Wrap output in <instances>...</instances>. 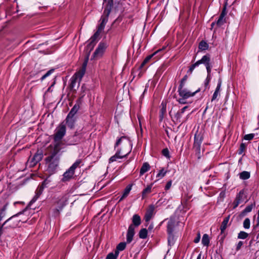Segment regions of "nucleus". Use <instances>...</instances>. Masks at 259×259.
<instances>
[{"label":"nucleus","mask_w":259,"mask_h":259,"mask_svg":"<svg viewBox=\"0 0 259 259\" xmlns=\"http://www.w3.org/2000/svg\"><path fill=\"white\" fill-rule=\"evenodd\" d=\"M174 237L172 234V233L171 234H168V242L169 244H173L174 243Z\"/></svg>","instance_id":"nucleus-47"},{"label":"nucleus","mask_w":259,"mask_h":259,"mask_svg":"<svg viewBox=\"0 0 259 259\" xmlns=\"http://www.w3.org/2000/svg\"><path fill=\"white\" fill-rule=\"evenodd\" d=\"M171 184H172V182L171 181H168L167 184H166V186L165 187V190H168L170 187L171 186Z\"/></svg>","instance_id":"nucleus-56"},{"label":"nucleus","mask_w":259,"mask_h":259,"mask_svg":"<svg viewBox=\"0 0 259 259\" xmlns=\"http://www.w3.org/2000/svg\"><path fill=\"white\" fill-rule=\"evenodd\" d=\"M80 101L77 100L76 104L74 105L73 107L71 109V111L68 114L69 117H73L74 115L77 113L80 108Z\"/></svg>","instance_id":"nucleus-14"},{"label":"nucleus","mask_w":259,"mask_h":259,"mask_svg":"<svg viewBox=\"0 0 259 259\" xmlns=\"http://www.w3.org/2000/svg\"><path fill=\"white\" fill-rule=\"evenodd\" d=\"M219 95L220 93L214 91L211 99V101L215 100L218 98Z\"/></svg>","instance_id":"nucleus-53"},{"label":"nucleus","mask_w":259,"mask_h":259,"mask_svg":"<svg viewBox=\"0 0 259 259\" xmlns=\"http://www.w3.org/2000/svg\"><path fill=\"white\" fill-rule=\"evenodd\" d=\"M167 173V171L165 170L163 168L159 170L158 173L156 175V178H158V180H160L163 178L166 174Z\"/></svg>","instance_id":"nucleus-31"},{"label":"nucleus","mask_w":259,"mask_h":259,"mask_svg":"<svg viewBox=\"0 0 259 259\" xmlns=\"http://www.w3.org/2000/svg\"><path fill=\"white\" fill-rule=\"evenodd\" d=\"M210 57L208 55H204L202 57V58L197 61L199 65L201 64H203L205 66H207V65L210 64Z\"/></svg>","instance_id":"nucleus-17"},{"label":"nucleus","mask_w":259,"mask_h":259,"mask_svg":"<svg viewBox=\"0 0 259 259\" xmlns=\"http://www.w3.org/2000/svg\"><path fill=\"white\" fill-rule=\"evenodd\" d=\"M30 160V162L31 163V166H34L37 163H35L34 162V157H33Z\"/></svg>","instance_id":"nucleus-58"},{"label":"nucleus","mask_w":259,"mask_h":259,"mask_svg":"<svg viewBox=\"0 0 259 259\" xmlns=\"http://www.w3.org/2000/svg\"><path fill=\"white\" fill-rule=\"evenodd\" d=\"M188 108V106H185L180 111H179L180 112V113L181 114H183L184 112H185V110Z\"/></svg>","instance_id":"nucleus-60"},{"label":"nucleus","mask_w":259,"mask_h":259,"mask_svg":"<svg viewBox=\"0 0 259 259\" xmlns=\"http://www.w3.org/2000/svg\"><path fill=\"white\" fill-rule=\"evenodd\" d=\"M161 51V50H158L157 51L155 52L153 54L147 56L145 59V60H144L143 63L141 64V67H142L145 64H146L152 58V57H153L156 54L158 53L159 52H160Z\"/></svg>","instance_id":"nucleus-25"},{"label":"nucleus","mask_w":259,"mask_h":259,"mask_svg":"<svg viewBox=\"0 0 259 259\" xmlns=\"http://www.w3.org/2000/svg\"><path fill=\"white\" fill-rule=\"evenodd\" d=\"M150 166L149 163L147 162H144L140 169V175L142 176L143 175H144L145 172L148 171L150 169Z\"/></svg>","instance_id":"nucleus-20"},{"label":"nucleus","mask_w":259,"mask_h":259,"mask_svg":"<svg viewBox=\"0 0 259 259\" xmlns=\"http://www.w3.org/2000/svg\"><path fill=\"white\" fill-rule=\"evenodd\" d=\"M108 44L106 41H101L98 45V58L103 57L106 52Z\"/></svg>","instance_id":"nucleus-10"},{"label":"nucleus","mask_w":259,"mask_h":259,"mask_svg":"<svg viewBox=\"0 0 259 259\" xmlns=\"http://www.w3.org/2000/svg\"><path fill=\"white\" fill-rule=\"evenodd\" d=\"M197 259H201V254H199L198 256H197Z\"/></svg>","instance_id":"nucleus-63"},{"label":"nucleus","mask_w":259,"mask_h":259,"mask_svg":"<svg viewBox=\"0 0 259 259\" xmlns=\"http://www.w3.org/2000/svg\"><path fill=\"white\" fill-rule=\"evenodd\" d=\"M34 159V162L35 163H38L39 161H40L42 157H43V154L41 151L38 150L36 153L34 154L33 156Z\"/></svg>","instance_id":"nucleus-24"},{"label":"nucleus","mask_w":259,"mask_h":259,"mask_svg":"<svg viewBox=\"0 0 259 259\" xmlns=\"http://www.w3.org/2000/svg\"><path fill=\"white\" fill-rule=\"evenodd\" d=\"M104 4H105L107 5V8H110L112 6L113 1L112 0H104Z\"/></svg>","instance_id":"nucleus-46"},{"label":"nucleus","mask_w":259,"mask_h":259,"mask_svg":"<svg viewBox=\"0 0 259 259\" xmlns=\"http://www.w3.org/2000/svg\"><path fill=\"white\" fill-rule=\"evenodd\" d=\"M213 25H214V23H212L211 24V26L212 27V26H213Z\"/></svg>","instance_id":"nucleus-64"},{"label":"nucleus","mask_w":259,"mask_h":259,"mask_svg":"<svg viewBox=\"0 0 259 259\" xmlns=\"http://www.w3.org/2000/svg\"><path fill=\"white\" fill-rule=\"evenodd\" d=\"M106 11H107V13L105 14V15L104 16H102L101 18L102 22L100 24V26L99 27H98V31H99V30H101L104 28L105 24L106 23V22L108 21V16L109 14L110 10L108 9H106V10H105V12Z\"/></svg>","instance_id":"nucleus-15"},{"label":"nucleus","mask_w":259,"mask_h":259,"mask_svg":"<svg viewBox=\"0 0 259 259\" xmlns=\"http://www.w3.org/2000/svg\"><path fill=\"white\" fill-rule=\"evenodd\" d=\"M199 66L198 63L196 62L194 64H192L189 69V71L191 73L193 71L195 68L197 66Z\"/></svg>","instance_id":"nucleus-50"},{"label":"nucleus","mask_w":259,"mask_h":259,"mask_svg":"<svg viewBox=\"0 0 259 259\" xmlns=\"http://www.w3.org/2000/svg\"><path fill=\"white\" fill-rule=\"evenodd\" d=\"M253 206V204L247 206L243 210V212L246 213L250 212L252 209Z\"/></svg>","instance_id":"nucleus-44"},{"label":"nucleus","mask_w":259,"mask_h":259,"mask_svg":"<svg viewBox=\"0 0 259 259\" xmlns=\"http://www.w3.org/2000/svg\"><path fill=\"white\" fill-rule=\"evenodd\" d=\"M80 161H77L75 162L70 167V169L72 170V171H74L75 169L80 164Z\"/></svg>","instance_id":"nucleus-48"},{"label":"nucleus","mask_w":259,"mask_h":259,"mask_svg":"<svg viewBox=\"0 0 259 259\" xmlns=\"http://www.w3.org/2000/svg\"><path fill=\"white\" fill-rule=\"evenodd\" d=\"M43 189H44V187L42 186H41L40 188H39V190L38 191V192H37V197H38L41 193L42 190H43Z\"/></svg>","instance_id":"nucleus-59"},{"label":"nucleus","mask_w":259,"mask_h":259,"mask_svg":"<svg viewBox=\"0 0 259 259\" xmlns=\"http://www.w3.org/2000/svg\"><path fill=\"white\" fill-rule=\"evenodd\" d=\"M243 227L245 229H249L250 228V220L246 218L243 222Z\"/></svg>","instance_id":"nucleus-39"},{"label":"nucleus","mask_w":259,"mask_h":259,"mask_svg":"<svg viewBox=\"0 0 259 259\" xmlns=\"http://www.w3.org/2000/svg\"><path fill=\"white\" fill-rule=\"evenodd\" d=\"M226 15L225 13V10L224 9L223 12H222L221 15L219 17V19L218 20L217 22V24L219 26H221L222 24H223L224 22V18Z\"/></svg>","instance_id":"nucleus-29"},{"label":"nucleus","mask_w":259,"mask_h":259,"mask_svg":"<svg viewBox=\"0 0 259 259\" xmlns=\"http://www.w3.org/2000/svg\"><path fill=\"white\" fill-rule=\"evenodd\" d=\"M135 234V227L133 225H131L128 229V231L126 235V242L127 243H130L132 242L133 239V237Z\"/></svg>","instance_id":"nucleus-13"},{"label":"nucleus","mask_w":259,"mask_h":259,"mask_svg":"<svg viewBox=\"0 0 259 259\" xmlns=\"http://www.w3.org/2000/svg\"><path fill=\"white\" fill-rule=\"evenodd\" d=\"M153 207H151L148 209L145 215V220L146 222H148L152 218L153 214Z\"/></svg>","instance_id":"nucleus-19"},{"label":"nucleus","mask_w":259,"mask_h":259,"mask_svg":"<svg viewBox=\"0 0 259 259\" xmlns=\"http://www.w3.org/2000/svg\"><path fill=\"white\" fill-rule=\"evenodd\" d=\"M254 135L253 134H249L245 135L244 136V139L245 140H251L254 138Z\"/></svg>","instance_id":"nucleus-45"},{"label":"nucleus","mask_w":259,"mask_h":259,"mask_svg":"<svg viewBox=\"0 0 259 259\" xmlns=\"http://www.w3.org/2000/svg\"><path fill=\"white\" fill-rule=\"evenodd\" d=\"M208 45L205 41H201L199 45V49L202 51L206 50L208 49Z\"/></svg>","instance_id":"nucleus-32"},{"label":"nucleus","mask_w":259,"mask_h":259,"mask_svg":"<svg viewBox=\"0 0 259 259\" xmlns=\"http://www.w3.org/2000/svg\"><path fill=\"white\" fill-rule=\"evenodd\" d=\"M187 99L188 98H184L181 97V98H180L178 100V101L179 102V103H180L181 104H185L187 103V102H186V99Z\"/></svg>","instance_id":"nucleus-51"},{"label":"nucleus","mask_w":259,"mask_h":259,"mask_svg":"<svg viewBox=\"0 0 259 259\" xmlns=\"http://www.w3.org/2000/svg\"><path fill=\"white\" fill-rule=\"evenodd\" d=\"M221 81H219L217 84V87L215 90V92L220 93V90H221Z\"/></svg>","instance_id":"nucleus-55"},{"label":"nucleus","mask_w":259,"mask_h":259,"mask_svg":"<svg viewBox=\"0 0 259 259\" xmlns=\"http://www.w3.org/2000/svg\"><path fill=\"white\" fill-rule=\"evenodd\" d=\"M60 150V143L55 144L54 148L51 152V155L45 159L48 165V170L51 173L54 172L59 164V156L58 154Z\"/></svg>","instance_id":"nucleus-2"},{"label":"nucleus","mask_w":259,"mask_h":259,"mask_svg":"<svg viewBox=\"0 0 259 259\" xmlns=\"http://www.w3.org/2000/svg\"><path fill=\"white\" fill-rule=\"evenodd\" d=\"M241 200V193L240 192L239 194L236 196V198L234 202V207L235 208L238 206V205L240 203Z\"/></svg>","instance_id":"nucleus-35"},{"label":"nucleus","mask_w":259,"mask_h":259,"mask_svg":"<svg viewBox=\"0 0 259 259\" xmlns=\"http://www.w3.org/2000/svg\"><path fill=\"white\" fill-rule=\"evenodd\" d=\"M243 242H242V241H239V242L238 243V244H237V246H236V250H239L241 248V246L243 245Z\"/></svg>","instance_id":"nucleus-57"},{"label":"nucleus","mask_w":259,"mask_h":259,"mask_svg":"<svg viewBox=\"0 0 259 259\" xmlns=\"http://www.w3.org/2000/svg\"><path fill=\"white\" fill-rule=\"evenodd\" d=\"M162 155L168 159L170 158L169 150L167 148H165L162 151Z\"/></svg>","instance_id":"nucleus-41"},{"label":"nucleus","mask_w":259,"mask_h":259,"mask_svg":"<svg viewBox=\"0 0 259 259\" xmlns=\"http://www.w3.org/2000/svg\"><path fill=\"white\" fill-rule=\"evenodd\" d=\"M60 150V143L55 144L54 148L51 152V155L45 159L48 165V170L51 173L54 172L59 164V156L58 154Z\"/></svg>","instance_id":"nucleus-3"},{"label":"nucleus","mask_w":259,"mask_h":259,"mask_svg":"<svg viewBox=\"0 0 259 259\" xmlns=\"http://www.w3.org/2000/svg\"><path fill=\"white\" fill-rule=\"evenodd\" d=\"M187 79V75H185L181 80V82H180V84L179 86V88H184V85H185V82L186 81V80Z\"/></svg>","instance_id":"nucleus-42"},{"label":"nucleus","mask_w":259,"mask_h":259,"mask_svg":"<svg viewBox=\"0 0 259 259\" xmlns=\"http://www.w3.org/2000/svg\"><path fill=\"white\" fill-rule=\"evenodd\" d=\"M97 54V49H96L93 53V58H95Z\"/></svg>","instance_id":"nucleus-61"},{"label":"nucleus","mask_w":259,"mask_h":259,"mask_svg":"<svg viewBox=\"0 0 259 259\" xmlns=\"http://www.w3.org/2000/svg\"><path fill=\"white\" fill-rule=\"evenodd\" d=\"M120 149H117L115 154L109 159V163L117 161L118 159H122L127 156L121 153Z\"/></svg>","instance_id":"nucleus-11"},{"label":"nucleus","mask_w":259,"mask_h":259,"mask_svg":"<svg viewBox=\"0 0 259 259\" xmlns=\"http://www.w3.org/2000/svg\"><path fill=\"white\" fill-rule=\"evenodd\" d=\"M207 72V77L205 80L204 82V85H205V89L204 90L207 88V86L208 85V84L209 83V81L211 79V66L210 64L207 65V66H205Z\"/></svg>","instance_id":"nucleus-16"},{"label":"nucleus","mask_w":259,"mask_h":259,"mask_svg":"<svg viewBox=\"0 0 259 259\" xmlns=\"http://www.w3.org/2000/svg\"><path fill=\"white\" fill-rule=\"evenodd\" d=\"M88 57L84 60L81 68L77 71L71 79L69 88L71 91H75L79 87L80 81L86 71Z\"/></svg>","instance_id":"nucleus-4"},{"label":"nucleus","mask_w":259,"mask_h":259,"mask_svg":"<svg viewBox=\"0 0 259 259\" xmlns=\"http://www.w3.org/2000/svg\"><path fill=\"white\" fill-rule=\"evenodd\" d=\"M203 140L202 136L200 133L197 132L195 134L193 148L198 152H200L201 145Z\"/></svg>","instance_id":"nucleus-7"},{"label":"nucleus","mask_w":259,"mask_h":259,"mask_svg":"<svg viewBox=\"0 0 259 259\" xmlns=\"http://www.w3.org/2000/svg\"><path fill=\"white\" fill-rule=\"evenodd\" d=\"M248 234L246 232L244 231H241L238 234V238L239 239H245L248 237Z\"/></svg>","instance_id":"nucleus-36"},{"label":"nucleus","mask_w":259,"mask_h":259,"mask_svg":"<svg viewBox=\"0 0 259 259\" xmlns=\"http://www.w3.org/2000/svg\"><path fill=\"white\" fill-rule=\"evenodd\" d=\"M202 243L204 246H208L209 243V239L208 235L205 234L203 235L202 239Z\"/></svg>","instance_id":"nucleus-30"},{"label":"nucleus","mask_w":259,"mask_h":259,"mask_svg":"<svg viewBox=\"0 0 259 259\" xmlns=\"http://www.w3.org/2000/svg\"><path fill=\"white\" fill-rule=\"evenodd\" d=\"M175 221L174 219L170 218L167 223V231L168 234H171L173 232Z\"/></svg>","instance_id":"nucleus-18"},{"label":"nucleus","mask_w":259,"mask_h":259,"mask_svg":"<svg viewBox=\"0 0 259 259\" xmlns=\"http://www.w3.org/2000/svg\"><path fill=\"white\" fill-rule=\"evenodd\" d=\"M199 91V89L194 92H191L184 88H178V93L180 96L184 98H189L190 97H193L196 94V93Z\"/></svg>","instance_id":"nucleus-8"},{"label":"nucleus","mask_w":259,"mask_h":259,"mask_svg":"<svg viewBox=\"0 0 259 259\" xmlns=\"http://www.w3.org/2000/svg\"><path fill=\"white\" fill-rule=\"evenodd\" d=\"M126 247V243L125 242H120L118 244L116 247V251L119 252V251L123 250Z\"/></svg>","instance_id":"nucleus-34"},{"label":"nucleus","mask_w":259,"mask_h":259,"mask_svg":"<svg viewBox=\"0 0 259 259\" xmlns=\"http://www.w3.org/2000/svg\"><path fill=\"white\" fill-rule=\"evenodd\" d=\"M229 219H230V216H228L227 217L225 218L224 219V220H223V221L221 224V227H220V229H221L222 233H223L224 231L226 229L228 224V222H229Z\"/></svg>","instance_id":"nucleus-23"},{"label":"nucleus","mask_w":259,"mask_h":259,"mask_svg":"<svg viewBox=\"0 0 259 259\" xmlns=\"http://www.w3.org/2000/svg\"><path fill=\"white\" fill-rule=\"evenodd\" d=\"M118 255V252L115 251V253H110L107 256L106 259H116Z\"/></svg>","instance_id":"nucleus-38"},{"label":"nucleus","mask_w":259,"mask_h":259,"mask_svg":"<svg viewBox=\"0 0 259 259\" xmlns=\"http://www.w3.org/2000/svg\"><path fill=\"white\" fill-rule=\"evenodd\" d=\"M34 213V210L30 208L27 207L22 211L18 213L17 214L12 216L7 219L4 223L3 226L9 224L10 227L15 228L18 225V223L26 222Z\"/></svg>","instance_id":"nucleus-1"},{"label":"nucleus","mask_w":259,"mask_h":259,"mask_svg":"<svg viewBox=\"0 0 259 259\" xmlns=\"http://www.w3.org/2000/svg\"><path fill=\"white\" fill-rule=\"evenodd\" d=\"M132 222L133 226H139L141 223L140 217L138 214H134L132 218Z\"/></svg>","instance_id":"nucleus-22"},{"label":"nucleus","mask_w":259,"mask_h":259,"mask_svg":"<svg viewBox=\"0 0 259 259\" xmlns=\"http://www.w3.org/2000/svg\"><path fill=\"white\" fill-rule=\"evenodd\" d=\"M66 133V127L63 124H60L56 129V132L54 136V140L55 144L60 143L62 144L61 140L63 138Z\"/></svg>","instance_id":"nucleus-6"},{"label":"nucleus","mask_w":259,"mask_h":259,"mask_svg":"<svg viewBox=\"0 0 259 259\" xmlns=\"http://www.w3.org/2000/svg\"><path fill=\"white\" fill-rule=\"evenodd\" d=\"M74 174V171H72V170L70 169V168L68 169V171L65 172L64 174L63 175V180L64 181H67L70 178H71L73 176Z\"/></svg>","instance_id":"nucleus-21"},{"label":"nucleus","mask_w":259,"mask_h":259,"mask_svg":"<svg viewBox=\"0 0 259 259\" xmlns=\"http://www.w3.org/2000/svg\"><path fill=\"white\" fill-rule=\"evenodd\" d=\"M114 149L116 150L120 149L122 154L127 156L132 149V142L129 138L126 136H122L117 140L114 146Z\"/></svg>","instance_id":"nucleus-5"},{"label":"nucleus","mask_w":259,"mask_h":259,"mask_svg":"<svg viewBox=\"0 0 259 259\" xmlns=\"http://www.w3.org/2000/svg\"><path fill=\"white\" fill-rule=\"evenodd\" d=\"M250 172L246 171H243L239 174V178L242 180H247L250 178Z\"/></svg>","instance_id":"nucleus-27"},{"label":"nucleus","mask_w":259,"mask_h":259,"mask_svg":"<svg viewBox=\"0 0 259 259\" xmlns=\"http://www.w3.org/2000/svg\"><path fill=\"white\" fill-rule=\"evenodd\" d=\"M54 69H51L49 71H48L44 75H43L41 77V80H44L45 78H46L47 76H48L49 75H50L51 73H52L54 71Z\"/></svg>","instance_id":"nucleus-49"},{"label":"nucleus","mask_w":259,"mask_h":259,"mask_svg":"<svg viewBox=\"0 0 259 259\" xmlns=\"http://www.w3.org/2000/svg\"><path fill=\"white\" fill-rule=\"evenodd\" d=\"M6 206H5L3 209H1L0 212V221L2 220V219L4 217L5 214V210Z\"/></svg>","instance_id":"nucleus-52"},{"label":"nucleus","mask_w":259,"mask_h":259,"mask_svg":"<svg viewBox=\"0 0 259 259\" xmlns=\"http://www.w3.org/2000/svg\"><path fill=\"white\" fill-rule=\"evenodd\" d=\"M4 227V226H3V224L2 227L0 228V236H1V235L3 233V228Z\"/></svg>","instance_id":"nucleus-62"},{"label":"nucleus","mask_w":259,"mask_h":259,"mask_svg":"<svg viewBox=\"0 0 259 259\" xmlns=\"http://www.w3.org/2000/svg\"><path fill=\"white\" fill-rule=\"evenodd\" d=\"M183 114H181L180 111H178L175 115V118L177 122H181V118Z\"/></svg>","instance_id":"nucleus-43"},{"label":"nucleus","mask_w":259,"mask_h":259,"mask_svg":"<svg viewBox=\"0 0 259 259\" xmlns=\"http://www.w3.org/2000/svg\"><path fill=\"white\" fill-rule=\"evenodd\" d=\"M131 189H132V186H131V185H128L125 188V189L124 190L122 196L119 199V201L122 200L123 199H124V198H125L127 196V195H128Z\"/></svg>","instance_id":"nucleus-26"},{"label":"nucleus","mask_w":259,"mask_h":259,"mask_svg":"<svg viewBox=\"0 0 259 259\" xmlns=\"http://www.w3.org/2000/svg\"><path fill=\"white\" fill-rule=\"evenodd\" d=\"M151 188H152L151 186H148L147 188H146L145 189H144V190L143 191V192H142V197L143 198H144L147 194L151 192Z\"/></svg>","instance_id":"nucleus-37"},{"label":"nucleus","mask_w":259,"mask_h":259,"mask_svg":"<svg viewBox=\"0 0 259 259\" xmlns=\"http://www.w3.org/2000/svg\"><path fill=\"white\" fill-rule=\"evenodd\" d=\"M200 238H201L200 234V233H198L197 234V237L194 240V242L196 243H198L200 240Z\"/></svg>","instance_id":"nucleus-54"},{"label":"nucleus","mask_w":259,"mask_h":259,"mask_svg":"<svg viewBox=\"0 0 259 259\" xmlns=\"http://www.w3.org/2000/svg\"><path fill=\"white\" fill-rule=\"evenodd\" d=\"M97 37V31H96L94 33V35L91 38V42L88 45V46L87 47V57H86L85 60L87 58V57L89 58L91 51L93 49L95 46L96 45V42L95 40H96Z\"/></svg>","instance_id":"nucleus-9"},{"label":"nucleus","mask_w":259,"mask_h":259,"mask_svg":"<svg viewBox=\"0 0 259 259\" xmlns=\"http://www.w3.org/2000/svg\"><path fill=\"white\" fill-rule=\"evenodd\" d=\"M139 237L142 239H145L147 236V230L146 229H142L140 231Z\"/></svg>","instance_id":"nucleus-33"},{"label":"nucleus","mask_w":259,"mask_h":259,"mask_svg":"<svg viewBox=\"0 0 259 259\" xmlns=\"http://www.w3.org/2000/svg\"><path fill=\"white\" fill-rule=\"evenodd\" d=\"M66 120V124L68 126L70 127V128H72L74 126V119L73 118V117H69V116L67 115Z\"/></svg>","instance_id":"nucleus-28"},{"label":"nucleus","mask_w":259,"mask_h":259,"mask_svg":"<svg viewBox=\"0 0 259 259\" xmlns=\"http://www.w3.org/2000/svg\"><path fill=\"white\" fill-rule=\"evenodd\" d=\"M69 195L67 194L64 195L57 202L58 205V208L56 210L59 211V210H61L63 207L66 205V202L69 199Z\"/></svg>","instance_id":"nucleus-12"},{"label":"nucleus","mask_w":259,"mask_h":259,"mask_svg":"<svg viewBox=\"0 0 259 259\" xmlns=\"http://www.w3.org/2000/svg\"><path fill=\"white\" fill-rule=\"evenodd\" d=\"M246 148V146L244 143H241L240 148L238 150V154H242L243 152L244 151Z\"/></svg>","instance_id":"nucleus-40"}]
</instances>
